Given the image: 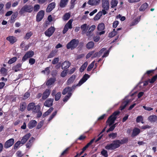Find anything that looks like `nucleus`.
Segmentation results:
<instances>
[{
  "label": "nucleus",
  "mask_w": 157,
  "mask_h": 157,
  "mask_svg": "<svg viewBox=\"0 0 157 157\" xmlns=\"http://www.w3.org/2000/svg\"><path fill=\"white\" fill-rule=\"evenodd\" d=\"M57 53V51L55 50H52L48 55L47 58H51L55 56Z\"/></svg>",
  "instance_id": "473e14b6"
},
{
  "label": "nucleus",
  "mask_w": 157,
  "mask_h": 157,
  "mask_svg": "<svg viewBox=\"0 0 157 157\" xmlns=\"http://www.w3.org/2000/svg\"><path fill=\"white\" fill-rule=\"evenodd\" d=\"M102 15V12L101 11H99L94 16V20L97 21L98 20Z\"/></svg>",
  "instance_id": "e433bc0d"
},
{
  "label": "nucleus",
  "mask_w": 157,
  "mask_h": 157,
  "mask_svg": "<svg viewBox=\"0 0 157 157\" xmlns=\"http://www.w3.org/2000/svg\"><path fill=\"white\" fill-rule=\"evenodd\" d=\"M16 155L17 157H22L23 155V154L21 151L19 150L16 152Z\"/></svg>",
  "instance_id": "e2e57ef3"
},
{
  "label": "nucleus",
  "mask_w": 157,
  "mask_h": 157,
  "mask_svg": "<svg viewBox=\"0 0 157 157\" xmlns=\"http://www.w3.org/2000/svg\"><path fill=\"white\" fill-rule=\"evenodd\" d=\"M49 69V67H46L45 68L44 70H43L41 71V72L44 74H45L46 73L47 75H48L49 74L50 72Z\"/></svg>",
  "instance_id": "09e8293b"
},
{
  "label": "nucleus",
  "mask_w": 157,
  "mask_h": 157,
  "mask_svg": "<svg viewBox=\"0 0 157 157\" xmlns=\"http://www.w3.org/2000/svg\"><path fill=\"white\" fill-rule=\"evenodd\" d=\"M40 6L38 4H36L35 5L34 7V11L37 12V11L40 9Z\"/></svg>",
  "instance_id": "69168bd1"
},
{
  "label": "nucleus",
  "mask_w": 157,
  "mask_h": 157,
  "mask_svg": "<svg viewBox=\"0 0 157 157\" xmlns=\"http://www.w3.org/2000/svg\"><path fill=\"white\" fill-rule=\"evenodd\" d=\"M118 2L117 0H112L110 2L111 8H113L116 7Z\"/></svg>",
  "instance_id": "c756f323"
},
{
  "label": "nucleus",
  "mask_w": 157,
  "mask_h": 157,
  "mask_svg": "<svg viewBox=\"0 0 157 157\" xmlns=\"http://www.w3.org/2000/svg\"><path fill=\"white\" fill-rule=\"evenodd\" d=\"M68 70H63L60 74V76L62 77H65L68 73Z\"/></svg>",
  "instance_id": "8fccbe9b"
},
{
  "label": "nucleus",
  "mask_w": 157,
  "mask_h": 157,
  "mask_svg": "<svg viewBox=\"0 0 157 157\" xmlns=\"http://www.w3.org/2000/svg\"><path fill=\"white\" fill-rule=\"evenodd\" d=\"M34 55V52L32 51H29L26 53L24 56L22 57V60L24 62L27 59L32 57Z\"/></svg>",
  "instance_id": "39448f33"
},
{
  "label": "nucleus",
  "mask_w": 157,
  "mask_h": 157,
  "mask_svg": "<svg viewBox=\"0 0 157 157\" xmlns=\"http://www.w3.org/2000/svg\"><path fill=\"white\" fill-rule=\"evenodd\" d=\"M116 124L117 123H116L112 126H110V127L107 130V132H108L110 131H113L116 127Z\"/></svg>",
  "instance_id": "5fc2aeb1"
},
{
  "label": "nucleus",
  "mask_w": 157,
  "mask_h": 157,
  "mask_svg": "<svg viewBox=\"0 0 157 157\" xmlns=\"http://www.w3.org/2000/svg\"><path fill=\"white\" fill-rule=\"evenodd\" d=\"M26 107V104L25 102H21L20 104L19 111L23 112L25 111Z\"/></svg>",
  "instance_id": "5701e85b"
},
{
  "label": "nucleus",
  "mask_w": 157,
  "mask_h": 157,
  "mask_svg": "<svg viewBox=\"0 0 157 157\" xmlns=\"http://www.w3.org/2000/svg\"><path fill=\"white\" fill-rule=\"evenodd\" d=\"M31 136V134L29 133L26 134L24 136L20 141L22 143V144H24L25 143L30 137Z\"/></svg>",
  "instance_id": "9b49d317"
},
{
  "label": "nucleus",
  "mask_w": 157,
  "mask_h": 157,
  "mask_svg": "<svg viewBox=\"0 0 157 157\" xmlns=\"http://www.w3.org/2000/svg\"><path fill=\"white\" fill-rule=\"evenodd\" d=\"M148 6L147 4L145 2L140 7L139 10L140 11H144Z\"/></svg>",
  "instance_id": "2f4dec72"
},
{
  "label": "nucleus",
  "mask_w": 157,
  "mask_h": 157,
  "mask_svg": "<svg viewBox=\"0 0 157 157\" xmlns=\"http://www.w3.org/2000/svg\"><path fill=\"white\" fill-rule=\"evenodd\" d=\"M79 42V41L78 40L75 39H73L67 44L66 45L67 48V49H73L77 47Z\"/></svg>",
  "instance_id": "7ed1b4c3"
},
{
  "label": "nucleus",
  "mask_w": 157,
  "mask_h": 157,
  "mask_svg": "<svg viewBox=\"0 0 157 157\" xmlns=\"http://www.w3.org/2000/svg\"><path fill=\"white\" fill-rule=\"evenodd\" d=\"M157 78V74L154 76L152 78H151V79L150 81L149 82L150 83H154L156 80Z\"/></svg>",
  "instance_id": "680f3d73"
},
{
  "label": "nucleus",
  "mask_w": 157,
  "mask_h": 157,
  "mask_svg": "<svg viewBox=\"0 0 157 157\" xmlns=\"http://www.w3.org/2000/svg\"><path fill=\"white\" fill-rule=\"evenodd\" d=\"M69 0H61L59 3V6L61 8H64L66 7Z\"/></svg>",
  "instance_id": "a878e982"
},
{
  "label": "nucleus",
  "mask_w": 157,
  "mask_h": 157,
  "mask_svg": "<svg viewBox=\"0 0 157 157\" xmlns=\"http://www.w3.org/2000/svg\"><path fill=\"white\" fill-rule=\"evenodd\" d=\"M21 144H22L20 140L18 141L15 144L13 149L15 150H17Z\"/></svg>",
  "instance_id": "a19ab883"
},
{
  "label": "nucleus",
  "mask_w": 157,
  "mask_h": 157,
  "mask_svg": "<svg viewBox=\"0 0 157 157\" xmlns=\"http://www.w3.org/2000/svg\"><path fill=\"white\" fill-rule=\"evenodd\" d=\"M6 40L9 41L11 44H13L17 40V38L14 36H9L6 38Z\"/></svg>",
  "instance_id": "ddd939ff"
},
{
  "label": "nucleus",
  "mask_w": 157,
  "mask_h": 157,
  "mask_svg": "<svg viewBox=\"0 0 157 157\" xmlns=\"http://www.w3.org/2000/svg\"><path fill=\"white\" fill-rule=\"evenodd\" d=\"M50 93V90H49L47 89L43 93L42 98L43 100L46 99L49 96Z\"/></svg>",
  "instance_id": "aec40b11"
},
{
  "label": "nucleus",
  "mask_w": 157,
  "mask_h": 157,
  "mask_svg": "<svg viewBox=\"0 0 157 157\" xmlns=\"http://www.w3.org/2000/svg\"><path fill=\"white\" fill-rule=\"evenodd\" d=\"M102 6L103 9L108 10L109 9V0H101Z\"/></svg>",
  "instance_id": "9d476101"
},
{
  "label": "nucleus",
  "mask_w": 157,
  "mask_h": 157,
  "mask_svg": "<svg viewBox=\"0 0 157 157\" xmlns=\"http://www.w3.org/2000/svg\"><path fill=\"white\" fill-rule=\"evenodd\" d=\"M101 154L105 157H107L108 156L107 151L105 149L102 150L101 152Z\"/></svg>",
  "instance_id": "13d9d810"
},
{
  "label": "nucleus",
  "mask_w": 157,
  "mask_h": 157,
  "mask_svg": "<svg viewBox=\"0 0 157 157\" xmlns=\"http://www.w3.org/2000/svg\"><path fill=\"white\" fill-rule=\"evenodd\" d=\"M17 59V58L16 57H13L10 59L8 61V63L9 64H11L15 62Z\"/></svg>",
  "instance_id": "3c124183"
},
{
  "label": "nucleus",
  "mask_w": 157,
  "mask_h": 157,
  "mask_svg": "<svg viewBox=\"0 0 157 157\" xmlns=\"http://www.w3.org/2000/svg\"><path fill=\"white\" fill-rule=\"evenodd\" d=\"M148 119L151 122H155L157 121V116L155 115H152L150 116Z\"/></svg>",
  "instance_id": "c85d7f7f"
},
{
  "label": "nucleus",
  "mask_w": 157,
  "mask_h": 157,
  "mask_svg": "<svg viewBox=\"0 0 157 157\" xmlns=\"http://www.w3.org/2000/svg\"><path fill=\"white\" fill-rule=\"evenodd\" d=\"M105 28V25L103 23H101L98 24V30L102 31Z\"/></svg>",
  "instance_id": "79ce46f5"
},
{
  "label": "nucleus",
  "mask_w": 157,
  "mask_h": 157,
  "mask_svg": "<svg viewBox=\"0 0 157 157\" xmlns=\"http://www.w3.org/2000/svg\"><path fill=\"white\" fill-rule=\"evenodd\" d=\"M14 143V140L13 138H11L7 140L4 144L5 148L7 149L12 146Z\"/></svg>",
  "instance_id": "0eeeda50"
},
{
  "label": "nucleus",
  "mask_w": 157,
  "mask_h": 157,
  "mask_svg": "<svg viewBox=\"0 0 157 157\" xmlns=\"http://www.w3.org/2000/svg\"><path fill=\"white\" fill-rule=\"evenodd\" d=\"M81 28L82 30V34H84L86 33L88 30V28L87 27V24H85L82 25Z\"/></svg>",
  "instance_id": "cd10ccee"
},
{
  "label": "nucleus",
  "mask_w": 157,
  "mask_h": 157,
  "mask_svg": "<svg viewBox=\"0 0 157 157\" xmlns=\"http://www.w3.org/2000/svg\"><path fill=\"white\" fill-rule=\"evenodd\" d=\"M18 14V12H16L12 15L10 20V22L11 23H13L15 22V19L17 17Z\"/></svg>",
  "instance_id": "b1692460"
},
{
  "label": "nucleus",
  "mask_w": 157,
  "mask_h": 157,
  "mask_svg": "<svg viewBox=\"0 0 157 157\" xmlns=\"http://www.w3.org/2000/svg\"><path fill=\"white\" fill-rule=\"evenodd\" d=\"M33 10V7L31 5H25L19 11L20 14L22 15L25 12L31 13Z\"/></svg>",
  "instance_id": "20e7f679"
},
{
  "label": "nucleus",
  "mask_w": 157,
  "mask_h": 157,
  "mask_svg": "<svg viewBox=\"0 0 157 157\" xmlns=\"http://www.w3.org/2000/svg\"><path fill=\"white\" fill-rule=\"evenodd\" d=\"M71 63L68 61H66L62 63V68L63 69H67L70 66Z\"/></svg>",
  "instance_id": "6ab92c4d"
},
{
  "label": "nucleus",
  "mask_w": 157,
  "mask_h": 157,
  "mask_svg": "<svg viewBox=\"0 0 157 157\" xmlns=\"http://www.w3.org/2000/svg\"><path fill=\"white\" fill-rule=\"evenodd\" d=\"M35 103L33 102L30 103L27 107V110L28 111H32L35 107Z\"/></svg>",
  "instance_id": "bb28decb"
},
{
  "label": "nucleus",
  "mask_w": 157,
  "mask_h": 157,
  "mask_svg": "<svg viewBox=\"0 0 157 157\" xmlns=\"http://www.w3.org/2000/svg\"><path fill=\"white\" fill-rule=\"evenodd\" d=\"M100 1V0H89L87 3L91 6L96 5L99 4Z\"/></svg>",
  "instance_id": "4be33fe9"
},
{
  "label": "nucleus",
  "mask_w": 157,
  "mask_h": 157,
  "mask_svg": "<svg viewBox=\"0 0 157 157\" xmlns=\"http://www.w3.org/2000/svg\"><path fill=\"white\" fill-rule=\"evenodd\" d=\"M33 35V33L32 32H30L27 33L25 35L24 37V39L25 40H28L30 37Z\"/></svg>",
  "instance_id": "ea45409f"
},
{
  "label": "nucleus",
  "mask_w": 157,
  "mask_h": 157,
  "mask_svg": "<svg viewBox=\"0 0 157 157\" xmlns=\"http://www.w3.org/2000/svg\"><path fill=\"white\" fill-rule=\"evenodd\" d=\"M40 106L39 105H35L34 109L33 110V112L36 113L40 111Z\"/></svg>",
  "instance_id": "c03bdc74"
},
{
  "label": "nucleus",
  "mask_w": 157,
  "mask_h": 157,
  "mask_svg": "<svg viewBox=\"0 0 157 157\" xmlns=\"http://www.w3.org/2000/svg\"><path fill=\"white\" fill-rule=\"evenodd\" d=\"M7 71V70L4 67H2L0 70V72L2 74H6Z\"/></svg>",
  "instance_id": "0e129e2a"
},
{
  "label": "nucleus",
  "mask_w": 157,
  "mask_h": 157,
  "mask_svg": "<svg viewBox=\"0 0 157 157\" xmlns=\"http://www.w3.org/2000/svg\"><path fill=\"white\" fill-rule=\"evenodd\" d=\"M117 133L114 132H112V133L108 135L109 137V138H112V139H114L115 138L117 137Z\"/></svg>",
  "instance_id": "de8ad7c7"
},
{
  "label": "nucleus",
  "mask_w": 157,
  "mask_h": 157,
  "mask_svg": "<svg viewBox=\"0 0 157 157\" xmlns=\"http://www.w3.org/2000/svg\"><path fill=\"white\" fill-rule=\"evenodd\" d=\"M95 29V26L94 25H92L88 29V31L87 32L86 35L89 37H91L93 36L92 32Z\"/></svg>",
  "instance_id": "4468645a"
},
{
  "label": "nucleus",
  "mask_w": 157,
  "mask_h": 157,
  "mask_svg": "<svg viewBox=\"0 0 157 157\" xmlns=\"http://www.w3.org/2000/svg\"><path fill=\"white\" fill-rule=\"evenodd\" d=\"M140 20V17L139 18H136L132 22L130 25V26H134L136 25Z\"/></svg>",
  "instance_id": "4c0bfd02"
},
{
  "label": "nucleus",
  "mask_w": 157,
  "mask_h": 157,
  "mask_svg": "<svg viewBox=\"0 0 157 157\" xmlns=\"http://www.w3.org/2000/svg\"><path fill=\"white\" fill-rule=\"evenodd\" d=\"M35 140V139L33 137H31L26 144V147L29 149H30L32 146Z\"/></svg>",
  "instance_id": "dca6fc26"
},
{
  "label": "nucleus",
  "mask_w": 157,
  "mask_h": 157,
  "mask_svg": "<svg viewBox=\"0 0 157 157\" xmlns=\"http://www.w3.org/2000/svg\"><path fill=\"white\" fill-rule=\"evenodd\" d=\"M70 87L69 86H67L64 89L62 92V94L63 95H65L67 93V94L70 93L71 94L72 93L71 92L70 90Z\"/></svg>",
  "instance_id": "f704fd0d"
},
{
  "label": "nucleus",
  "mask_w": 157,
  "mask_h": 157,
  "mask_svg": "<svg viewBox=\"0 0 157 157\" xmlns=\"http://www.w3.org/2000/svg\"><path fill=\"white\" fill-rule=\"evenodd\" d=\"M37 124V122L35 120H32L29 123L28 125V128L31 129L35 127Z\"/></svg>",
  "instance_id": "2eb2a0df"
},
{
  "label": "nucleus",
  "mask_w": 157,
  "mask_h": 157,
  "mask_svg": "<svg viewBox=\"0 0 157 157\" xmlns=\"http://www.w3.org/2000/svg\"><path fill=\"white\" fill-rule=\"evenodd\" d=\"M22 64L21 63H18L16 65L13 67L12 68L13 70H14L15 72H17L20 70V68L21 67Z\"/></svg>",
  "instance_id": "7c9ffc66"
},
{
  "label": "nucleus",
  "mask_w": 157,
  "mask_h": 157,
  "mask_svg": "<svg viewBox=\"0 0 157 157\" xmlns=\"http://www.w3.org/2000/svg\"><path fill=\"white\" fill-rule=\"evenodd\" d=\"M88 65L87 62H85L84 64L80 68L79 71L81 72H83L85 69Z\"/></svg>",
  "instance_id": "c9c22d12"
},
{
  "label": "nucleus",
  "mask_w": 157,
  "mask_h": 157,
  "mask_svg": "<svg viewBox=\"0 0 157 157\" xmlns=\"http://www.w3.org/2000/svg\"><path fill=\"white\" fill-rule=\"evenodd\" d=\"M95 52L94 51H92L88 53L86 56V58L88 59L90 57L93 55Z\"/></svg>",
  "instance_id": "052dcab7"
},
{
  "label": "nucleus",
  "mask_w": 157,
  "mask_h": 157,
  "mask_svg": "<svg viewBox=\"0 0 157 157\" xmlns=\"http://www.w3.org/2000/svg\"><path fill=\"white\" fill-rule=\"evenodd\" d=\"M70 14L69 13H66L63 16V19L64 20H68L70 17Z\"/></svg>",
  "instance_id": "4d7b16f0"
},
{
  "label": "nucleus",
  "mask_w": 157,
  "mask_h": 157,
  "mask_svg": "<svg viewBox=\"0 0 157 157\" xmlns=\"http://www.w3.org/2000/svg\"><path fill=\"white\" fill-rule=\"evenodd\" d=\"M55 30V28L51 26L45 32L44 34L46 36L50 37L52 35Z\"/></svg>",
  "instance_id": "423d86ee"
},
{
  "label": "nucleus",
  "mask_w": 157,
  "mask_h": 157,
  "mask_svg": "<svg viewBox=\"0 0 157 157\" xmlns=\"http://www.w3.org/2000/svg\"><path fill=\"white\" fill-rule=\"evenodd\" d=\"M72 94H71L70 93L68 94L63 99V101L64 102H66L71 97Z\"/></svg>",
  "instance_id": "49530a36"
},
{
  "label": "nucleus",
  "mask_w": 157,
  "mask_h": 157,
  "mask_svg": "<svg viewBox=\"0 0 157 157\" xmlns=\"http://www.w3.org/2000/svg\"><path fill=\"white\" fill-rule=\"evenodd\" d=\"M120 113V112L119 111H116L109 117L106 121V123L109 124V126L112 125L114 123L117 118V116Z\"/></svg>",
  "instance_id": "f03ea898"
},
{
  "label": "nucleus",
  "mask_w": 157,
  "mask_h": 157,
  "mask_svg": "<svg viewBox=\"0 0 157 157\" xmlns=\"http://www.w3.org/2000/svg\"><path fill=\"white\" fill-rule=\"evenodd\" d=\"M117 34V31H116L115 29H114L113 31L109 33V36L110 37H113L116 36Z\"/></svg>",
  "instance_id": "37998d69"
},
{
  "label": "nucleus",
  "mask_w": 157,
  "mask_h": 157,
  "mask_svg": "<svg viewBox=\"0 0 157 157\" xmlns=\"http://www.w3.org/2000/svg\"><path fill=\"white\" fill-rule=\"evenodd\" d=\"M56 81L55 78H49L46 82V85L47 86H49L53 84Z\"/></svg>",
  "instance_id": "393cba45"
},
{
  "label": "nucleus",
  "mask_w": 157,
  "mask_h": 157,
  "mask_svg": "<svg viewBox=\"0 0 157 157\" xmlns=\"http://www.w3.org/2000/svg\"><path fill=\"white\" fill-rule=\"evenodd\" d=\"M44 15V11L41 10L37 13L36 16V21L37 22L40 21L43 18Z\"/></svg>",
  "instance_id": "1a4fd4ad"
},
{
  "label": "nucleus",
  "mask_w": 157,
  "mask_h": 157,
  "mask_svg": "<svg viewBox=\"0 0 157 157\" xmlns=\"http://www.w3.org/2000/svg\"><path fill=\"white\" fill-rule=\"evenodd\" d=\"M70 147L66 148L61 154V156H62L68 153V152L70 149Z\"/></svg>",
  "instance_id": "603ef678"
},
{
  "label": "nucleus",
  "mask_w": 157,
  "mask_h": 157,
  "mask_svg": "<svg viewBox=\"0 0 157 157\" xmlns=\"http://www.w3.org/2000/svg\"><path fill=\"white\" fill-rule=\"evenodd\" d=\"M94 61H93L91 63H90L87 67V71H90L93 68L94 66Z\"/></svg>",
  "instance_id": "864d4df0"
},
{
  "label": "nucleus",
  "mask_w": 157,
  "mask_h": 157,
  "mask_svg": "<svg viewBox=\"0 0 157 157\" xmlns=\"http://www.w3.org/2000/svg\"><path fill=\"white\" fill-rule=\"evenodd\" d=\"M43 122L42 121H40V122H39L36 128V129H40L42 126L43 125Z\"/></svg>",
  "instance_id": "338daca9"
},
{
  "label": "nucleus",
  "mask_w": 157,
  "mask_h": 157,
  "mask_svg": "<svg viewBox=\"0 0 157 157\" xmlns=\"http://www.w3.org/2000/svg\"><path fill=\"white\" fill-rule=\"evenodd\" d=\"M53 99H48L44 103V105L48 107H50L53 105Z\"/></svg>",
  "instance_id": "412c9836"
},
{
  "label": "nucleus",
  "mask_w": 157,
  "mask_h": 157,
  "mask_svg": "<svg viewBox=\"0 0 157 157\" xmlns=\"http://www.w3.org/2000/svg\"><path fill=\"white\" fill-rule=\"evenodd\" d=\"M155 70H151L147 71L145 75L147 74V75L149 76L150 75L152 76V74L154 73V72Z\"/></svg>",
  "instance_id": "bf43d9fd"
},
{
  "label": "nucleus",
  "mask_w": 157,
  "mask_h": 157,
  "mask_svg": "<svg viewBox=\"0 0 157 157\" xmlns=\"http://www.w3.org/2000/svg\"><path fill=\"white\" fill-rule=\"evenodd\" d=\"M76 78V75H73L69 77L67 82V85H69L73 83Z\"/></svg>",
  "instance_id": "a211bd4d"
},
{
  "label": "nucleus",
  "mask_w": 157,
  "mask_h": 157,
  "mask_svg": "<svg viewBox=\"0 0 157 157\" xmlns=\"http://www.w3.org/2000/svg\"><path fill=\"white\" fill-rule=\"evenodd\" d=\"M55 100L56 101H58L60 98L61 93L60 92H58L55 96Z\"/></svg>",
  "instance_id": "a18cd8bd"
},
{
  "label": "nucleus",
  "mask_w": 157,
  "mask_h": 157,
  "mask_svg": "<svg viewBox=\"0 0 157 157\" xmlns=\"http://www.w3.org/2000/svg\"><path fill=\"white\" fill-rule=\"evenodd\" d=\"M128 101H125L123 103L120 107L121 110H122L124 109L128 104Z\"/></svg>",
  "instance_id": "6e6d98bb"
},
{
  "label": "nucleus",
  "mask_w": 157,
  "mask_h": 157,
  "mask_svg": "<svg viewBox=\"0 0 157 157\" xmlns=\"http://www.w3.org/2000/svg\"><path fill=\"white\" fill-rule=\"evenodd\" d=\"M90 77V76L89 75L85 74L82 78L80 80L78 83L76 85V86H80L85 82Z\"/></svg>",
  "instance_id": "6e6552de"
},
{
  "label": "nucleus",
  "mask_w": 157,
  "mask_h": 157,
  "mask_svg": "<svg viewBox=\"0 0 157 157\" xmlns=\"http://www.w3.org/2000/svg\"><path fill=\"white\" fill-rule=\"evenodd\" d=\"M119 142V140H113L112 143L107 144L105 146V148L108 150H114L120 146Z\"/></svg>",
  "instance_id": "f257e3e1"
},
{
  "label": "nucleus",
  "mask_w": 157,
  "mask_h": 157,
  "mask_svg": "<svg viewBox=\"0 0 157 157\" xmlns=\"http://www.w3.org/2000/svg\"><path fill=\"white\" fill-rule=\"evenodd\" d=\"M119 144L121 146V145L127 143L128 141V138L124 137L122 139L119 140Z\"/></svg>",
  "instance_id": "58836bf2"
},
{
  "label": "nucleus",
  "mask_w": 157,
  "mask_h": 157,
  "mask_svg": "<svg viewBox=\"0 0 157 157\" xmlns=\"http://www.w3.org/2000/svg\"><path fill=\"white\" fill-rule=\"evenodd\" d=\"M59 61V58L58 57L54 58L52 62V63L53 64H55L57 63Z\"/></svg>",
  "instance_id": "774afa93"
},
{
  "label": "nucleus",
  "mask_w": 157,
  "mask_h": 157,
  "mask_svg": "<svg viewBox=\"0 0 157 157\" xmlns=\"http://www.w3.org/2000/svg\"><path fill=\"white\" fill-rule=\"evenodd\" d=\"M140 132V129L136 128H135L133 130L131 136L132 137H135L138 135Z\"/></svg>",
  "instance_id": "f3484780"
},
{
  "label": "nucleus",
  "mask_w": 157,
  "mask_h": 157,
  "mask_svg": "<svg viewBox=\"0 0 157 157\" xmlns=\"http://www.w3.org/2000/svg\"><path fill=\"white\" fill-rule=\"evenodd\" d=\"M94 46V43L93 41L89 42L86 45L87 48L88 49H92Z\"/></svg>",
  "instance_id": "72a5a7b5"
},
{
  "label": "nucleus",
  "mask_w": 157,
  "mask_h": 157,
  "mask_svg": "<svg viewBox=\"0 0 157 157\" xmlns=\"http://www.w3.org/2000/svg\"><path fill=\"white\" fill-rule=\"evenodd\" d=\"M56 3L55 2H52L49 4L46 9V12L48 13L51 12L55 7Z\"/></svg>",
  "instance_id": "f8f14e48"
}]
</instances>
